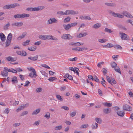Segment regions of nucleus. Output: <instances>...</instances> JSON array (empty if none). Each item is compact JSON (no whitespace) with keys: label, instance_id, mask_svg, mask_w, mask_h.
Listing matches in <instances>:
<instances>
[{"label":"nucleus","instance_id":"obj_1","mask_svg":"<svg viewBox=\"0 0 133 133\" xmlns=\"http://www.w3.org/2000/svg\"><path fill=\"white\" fill-rule=\"evenodd\" d=\"M19 6L20 5L19 4L15 3L5 5L3 7V8L5 9H9L13 8L16 6Z\"/></svg>","mask_w":133,"mask_h":133},{"label":"nucleus","instance_id":"obj_2","mask_svg":"<svg viewBox=\"0 0 133 133\" xmlns=\"http://www.w3.org/2000/svg\"><path fill=\"white\" fill-rule=\"evenodd\" d=\"M44 8V7L43 6H39L35 8H28L26 9V10L32 11H38L42 10Z\"/></svg>","mask_w":133,"mask_h":133},{"label":"nucleus","instance_id":"obj_3","mask_svg":"<svg viewBox=\"0 0 133 133\" xmlns=\"http://www.w3.org/2000/svg\"><path fill=\"white\" fill-rule=\"evenodd\" d=\"M61 38L64 39H71L73 38V37L71 36L69 34H64L61 37Z\"/></svg>","mask_w":133,"mask_h":133},{"label":"nucleus","instance_id":"obj_4","mask_svg":"<svg viewBox=\"0 0 133 133\" xmlns=\"http://www.w3.org/2000/svg\"><path fill=\"white\" fill-rule=\"evenodd\" d=\"M121 35V37L122 40H128L129 39V36L125 33L120 32L119 33Z\"/></svg>","mask_w":133,"mask_h":133},{"label":"nucleus","instance_id":"obj_5","mask_svg":"<svg viewBox=\"0 0 133 133\" xmlns=\"http://www.w3.org/2000/svg\"><path fill=\"white\" fill-rule=\"evenodd\" d=\"M58 22V21L54 18H50L49 19L47 22V24L49 25L53 23H56Z\"/></svg>","mask_w":133,"mask_h":133},{"label":"nucleus","instance_id":"obj_6","mask_svg":"<svg viewBox=\"0 0 133 133\" xmlns=\"http://www.w3.org/2000/svg\"><path fill=\"white\" fill-rule=\"evenodd\" d=\"M123 110L126 111H130L132 110V108L129 105L125 104L123 105Z\"/></svg>","mask_w":133,"mask_h":133},{"label":"nucleus","instance_id":"obj_7","mask_svg":"<svg viewBox=\"0 0 133 133\" xmlns=\"http://www.w3.org/2000/svg\"><path fill=\"white\" fill-rule=\"evenodd\" d=\"M123 14L124 16L126 17L129 18H133V17L132 16L130 13H129L128 12L125 11L123 12Z\"/></svg>","mask_w":133,"mask_h":133},{"label":"nucleus","instance_id":"obj_8","mask_svg":"<svg viewBox=\"0 0 133 133\" xmlns=\"http://www.w3.org/2000/svg\"><path fill=\"white\" fill-rule=\"evenodd\" d=\"M29 76L32 78L34 77H36L37 76L36 73L35 69H34L32 71L31 73L29 74Z\"/></svg>","mask_w":133,"mask_h":133},{"label":"nucleus","instance_id":"obj_9","mask_svg":"<svg viewBox=\"0 0 133 133\" xmlns=\"http://www.w3.org/2000/svg\"><path fill=\"white\" fill-rule=\"evenodd\" d=\"M23 25V23L22 22H16L12 24V26H16L17 27H20Z\"/></svg>","mask_w":133,"mask_h":133},{"label":"nucleus","instance_id":"obj_10","mask_svg":"<svg viewBox=\"0 0 133 133\" xmlns=\"http://www.w3.org/2000/svg\"><path fill=\"white\" fill-rule=\"evenodd\" d=\"M8 71L5 69L3 71H1V75L4 77H6L8 75Z\"/></svg>","mask_w":133,"mask_h":133},{"label":"nucleus","instance_id":"obj_11","mask_svg":"<svg viewBox=\"0 0 133 133\" xmlns=\"http://www.w3.org/2000/svg\"><path fill=\"white\" fill-rule=\"evenodd\" d=\"M26 34V32H23L21 36H19L17 38V40H19L24 38Z\"/></svg>","mask_w":133,"mask_h":133},{"label":"nucleus","instance_id":"obj_12","mask_svg":"<svg viewBox=\"0 0 133 133\" xmlns=\"http://www.w3.org/2000/svg\"><path fill=\"white\" fill-rule=\"evenodd\" d=\"M41 111V109L40 108H38L34 110L32 113V115H37Z\"/></svg>","mask_w":133,"mask_h":133},{"label":"nucleus","instance_id":"obj_13","mask_svg":"<svg viewBox=\"0 0 133 133\" xmlns=\"http://www.w3.org/2000/svg\"><path fill=\"white\" fill-rule=\"evenodd\" d=\"M38 56L36 55L34 57L30 56L28 57V59L33 61H35L37 60Z\"/></svg>","mask_w":133,"mask_h":133},{"label":"nucleus","instance_id":"obj_14","mask_svg":"<svg viewBox=\"0 0 133 133\" xmlns=\"http://www.w3.org/2000/svg\"><path fill=\"white\" fill-rule=\"evenodd\" d=\"M6 59L8 61L14 62L16 60L17 58H13L10 56H9L6 58Z\"/></svg>","mask_w":133,"mask_h":133},{"label":"nucleus","instance_id":"obj_15","mask_svg":"<svg viewBox=\"0 0 133 133\" xmlns=\"http://www.w3.org/2000/svg\"><path fill=\"white\" fill-rule=\"evenodd\" d=\"M0 37L2 41H5V37L3 33L1 32L0 33Z\"/></svg>","mask_w":133,"mask_h":133},{"label":"nucleus","instance_id":"obj_16","mask_svg":"<svg viewBox=\"0 0 133 133\" xmlns=\"http://www.w3.org/2000/svg\"><path fill=\"white\" fill-rule=\"evenodd\" d=\"M117 113L118 116L121 117H123L125 114V113L122 111H117Z\"/></svg>","mask_w":133,"mask_h":133},{"label":"nucleus","instance_id":"obj_17","mask_svg":"<svg viewBox=\"0 0 133 133\" xmlns=\"http://www.w3.org/2000/svg\"><path fill=\"white\" fill-rule=\"evenodd\" d=\"M30 16V15L28 14L23 13L22 14H20V18H23L25 17H28Z\"/></svg>","mask_w":133,"mask_h":133},{"label":"nucleus","instance_id":"obj_18","mask_svg":"<svg viewBox=\"0 0 133 133\" xmlns=\"http://www.w3.org/2000/svg\"><path fill=\"white\" fill-rule=\"evenodd\" d=\"M105 4L106 5H107L108 6H111L112 7H115L116 5V4L112 3H105Z\"/></svg>","mask_w":133,"mask_h":133},{"label":"nucleus","instance_id":"obj_19","mask_svg":"<svg viewBox=\"0 0 133 133\" xmlns=\"http://www.w3.org/2000/svg\"><path fill=\"white\" fill-rule=\"evenodd\" d=\"M103 111L104 113L107 114L110 113L111 110L110 108H105L103 109Z\"/></svg>","mask_w":133,"mask_h":133},{"label":"nucleus","instance_id":"obj_20","mask_svg":"<svg viewBox=\"0 0 133 133\" xmlns=\"http://www.w3.org/2000/svg\"><path fill=\"white\" fill-rule=\"evenodd\" d=\"M63 26L65 29L67 30H69L71 27L70 24H68L67 25H63Z\"/></svg>","mask_w":133,"mask_h":133},{"label":"nucleus","instance_id":"obj_21","mask_svg":"<svg viewBox=\"0 0 133 133\" xmlns=\"http://www.w3.org/2000/svg\"><path fill=\"white\" fill-rule=\"evenodd\" d=\"M11 81L13 84L17 83L18 82L17 78L16 76H14L12 78Z\"/></svg>","mask_w":133,"mask_h":133},{"label":"nucleus","instance_id":"obj_22","mask_svg":"<svg viewBox=\"0 0 133 133\" xmlns=\"http://www.w3.org/2000/svg\"><path fill=\"white\" fill-rule=\"evenodd\" d=\"M10 26V23L9 22H8L6 24L4 25L3 26V29L5 30H6L8 29V28Z\"/></svg>","mask_w":133,"mask_h":133},{"label":"nucleus","instance_id":"obj_23","mask_svg":"<svg viewBox=\"0 0 133 133\" xmlns=\"http://www.w3.org/2000/svg\"><path fill=\"white\" fill-rule=\"evenodd\" d=\"M36 48L37 47L36 46H33L30 47H28V50L30 51H35Z\"/></svg>","mask_w":133,"mask_h":133},{"label":"nucleus","instance_id":"obj_24","mask_svg":"<svg viewBox=\"0 0 133 133\" xmlns=\"http://www.w3.org/2000/svg\"><path fill=\"white\" fill-rule=\"evenodd\" d=\"M98 126V124L96 123L92 124L91 127L92 129H95L97 128Z\"/></svg>","mask_w":133,"mask_h":133},{"label":"nucleus","instance_id":"obj_25","mask_svg":"<svg viewBox=\"0 0 133 133\" xmlns=\"http://www.w3.org/2000/svg\"><path fill=\"white\" fill-rule=\"evenodd\" d=\"M101 26V25L100 23H96L92 27L95 29H98Z\"/></svg>","mask_w":133,"mask_h":133},{"label":"nucleus","instance_id":"obj_26","mask_svg":"<svg viewBox=\"0 0 133 133\" xmlns=\"http://www.w3.org/2000/svg\"><path fill=\"white\" fill-rule=\"evenodd\" d=\"M103 104L105 106L109 107L112 106V104L111 103L105 102L103 103Z\"/></svg>","mask_w":133,"mask_h":133},{"label":"nucleus","instance_id":"obj_27","mask_svg":"<svg viewBox=\"0 0 133 133\" xmlns=\"http://www.w3.org/2000/svg\"><path fill=\"white\" fill-rule=\"evenodd\" d=\"M109 13L110 14H111L114 17H117L118 13H116L111 10H110L109 11Z\"/></svg>","mask_w":133,"mask_h":133},{"label":"nucleus","instance_id":"obj_28","mask_svg":"<svg viewBox=\"0 0 133 133\" xmlns=\"http://www.w3.org/2000/svg\"><path fill=\"white\" fill-rule=\"evenodd\" d=\"M69 10V14L71 15H75L77 14H78V12L72 10Z\"/></svg>","mask_w":133,"mask_h":133},{"label":"nucleus","instance_id":"obj_29","mask_svg":"<svg viewBox=\"0 0 133 133\" xmlns=\"http://www.w3.org/2000/svg\"><path fill=\"white\" fill-rule=\"evenodd\" d=\"M71 19V18L69 16H68L65 18L63 21L64 23H67L70 21Z\"/></svg>","mask_w":133,"mask_h":133},{"label":"nucleus","instance_id":"obj_30","mask_svg":"<svg viewBox=\"0 0 133 133\" xmlns=\"http://www.w3.org/2000/svg\"><path fill=\"white\" fill-rule=\"evenodd\" d=\"M30 40H27L26 41L23 42L22 43V45L24 46H26L28 45L29 44V42H30Z\"/></svg>","mask_w":133,"mask_h":133},{"label":"nucleus","instance_id":"obj_31","mask_svg":"<svg viewBox=\"0 0 133 133\" xmlns=\"http://www.w3.org/2000/svg\"><path fill=\"white\" fill-rule=\"evenodd\" d=\"M12 38V34L11 33H10L8 34L7 37V39L11 41Z\"/></svg>","mask_w":133,"mask_h":133},{"label":"nucleus","instance_id":"obj_32","mask_svg":"<svg viewBox=\"0 0 133 133\" xmlns=\"http://www.w3.org/2000/svg\"><path fill=\"white\" fill-rule=\"evenodd\" d=\"M56 97L58 100L61 101H63V98L60 95H56Z\"/></svg>","mask_w":133,"mask_h":133},{"label":"nucleus","instance_id":"obj_33","mask_svg":"<svg viewBox=\"0 0 133 133\" xmlns=\"http://www.w3.org/2000/svg\"><path fill=\"white\" fill-rule=\"evenodd\" d=\"M95 120L98 123H101L102 121V120L101 118L97 117L96 118Z\"/></svg>","mask_w":133,"mask_h":133},{"label":"nucleus","instance_id":"obj_34","mask_svg":"<svg viewBox=\"0 0 133 133\" xmlns=\"http://www.w3.org/2000/svg\"><path fill=\"white\" fill-rule=\"evenodd\" d=\"M114 47L115 48L117 49H119L120 50H121L122 49V47L121 46L118 45H115L114 46Z\"/></svg>","mask_w":133,"mask_h":133},{"label":"nucleus","instance_id":"obj_35","mask_svg":"<svg viewBox=\"0 0 133 133\" xmlns=\"http://www.w3.org/2000/svg\"><path fill=\"white\" fill-rule=\"evenodd\" d=\"M86 35L87 34L85 33L82 34L81 33L79 34L78 35H77V37L81 38L86 36Z\"/></svg>","mask_w":133,"mask_h":133},{"label":"nucleus","instance_id":"obj_36","mask_svg":"<svg viewBox=\"0 0 133 133\" xmlns=\"http://www.w3.org/2000/svg\"><path fill=\"white\" fill-rule=\"evenodd\" d=\"M11 41L8 40L6 39V40L5 42L6 43V46H5V47H6L8 46H9L11 43Z\"/></svg>","mask_w":133,"mask_h":133},{"label":"nucleus","instance_id":"obj_37","mask_svg":"<svg viewBox=\"0 0 133 133\" xmlns=\"http://www.w3.org/2000/svg\"><path fill=\"white\" fill-rule=\"evenodd\" d=\"M116 68H116L114 69L115 71L116 72L119 73L120 74H121V73L119 67L117 66Z\"/></svg>","mask_w":133,"mask_h":133},{"label":"nucleus","instance_id":"obj_38","mask_svg":"<svg viewBox=\"0 0 133 133\" xmlns=\"http://www.w3.org/2000/svg\"><path fill=\"white\" fill-rule=\"evenodd\" d=\"M76 111H74L70 113V115L72 117H74L76 115Z\"/></svg>","mask_w":133,"mask_h":133},{"label":"nucleus","instance_id":"obj_39","mask_svg":"<svg viewBox=\"0 0 133 133\" xmlns=\"http://www.w3.org/2000/svg\"><path fill=\"white\" fill-rule=\"evenodd\" d=\"M50 114L49 112H47L46 114L44 116V117H46L47 119H49L50 117Z\"/></svg>","mask_w":133,"mask_h":133},{"label":"nucleus","instance_id":"obj_40","mask_svg":"<svg viewBox=\"0 0 133 133\" xmlns=\"http://www.w3.org/2000/svg\"><path fill=\"white\" fill-rule=\"evenodd\" d=\"M46 35H41L39 36V38L45 40L46 39Z\"/></svg>","mask_w":133,"mask_h":133},{"label":"nucleus","instance_id":"obj_41","mask_svg":"<svg viewBox=\"0 0 133 133\" xmlns=\"http://www.w3.org/2000/svg\"><path fill=\"white\" fill-rule=\"evenodd\" d=\"M111 67L113 68H115L116 67L117 65V64L115 62H113L111 63Z\"/></svg>","mask_w":133,"mask_h":133},{"label":"nucleus","instance_id":"obj_42","mask_svg":"<svg viewBox=\"0 0 133 133\" xmlns=\"http://www.w3.org/2000/svg\"><path fill=\"white\" fill-rule=\"evenodd\" d=\"M106 78H107V81H108V82L110 84H111L112 85V82L111 81V79L110 78V77L108 76H106Z\"/></svg>","mask_w":133,"mask_h":133},{"label":"nucleus","instance_id":"obj_43","mask_svg":"<svg viewBox=\"0 0 133 133\" xmlns=\"http://www.w3.org/2000/svg\"><path fill=\"white\" fill-rule=\"evenodd\" d=\"M57 79V78L56 77H50L48 79V80L50 82H53L54 80H55Z\"/></svg>","mask_w":133,"mask_h":133},{"label":"nucleus","instance_id":"obj_44","mask_svg":"<svg viewBox=\"0 0 133 133\" xmlns=\"http://www.w3.org/2000/svg\"><path fill=\"white\" fill-rule=\"evenodd\" d=\"M40 72L42 75L44 76H47L48 74L46 73L44 71L42 70Z\"/></svg>","mask_w":133,"mask_h":133},{"label":"nucleus","instance_id":"obj_45","mask_svg":"<svg viewBox=\"0 0 133 133\" xmlns=\"http://www.w3.org/2000/svg\"><path fill=\"white\" fill-rule=\"evenodd\" d=\"M107 41V40L105 39H99L98 41L101 43H104Z\"/></svg>","mask_w":133,"mask_h":133},{"label":"nucleus","instance_id":"obj_46","mask_svg":"<svg viewBox=\"0 0 133 133\" xmlns=\"http://www.w3.org/2000/svg\"><path fill=\"white\" fill-rule=\"evenodd\" d=\"M24 108V107H23L22 105H21L20 107H19L16 110V111L18 112L19 111L23 109Z\"/></svg>","mask_w":133,"mask_h":133},{"label":"nucleus","instance_id":"obj_47","mask_svg":"<svg viewBox=\"0 0 133 133\" xmlns=\"http://www.w3.org/2000/svg\"><path fill=\"white\" fill-rule=\"evenodd\" d=\"M74 69L75 72H76L77 74L78 75V76H79V73L78 72V71H79V69L76 67H75L74 68Z\"/></svg>","mask_w":133,"mask_h":133},{"label":"nucleus","instance_id":"obj_48","mask_svg":"<svg viewBox=\"0 0 133 133\" xmlns=\"http://www.w3.org/2000/svg\"><path fill=\"white\" fill-rule=\"evenodd\" d=\"M78 58L77 57H75L73 58H69L68 60L70 61H76L77 59Z\"/></svg>","mask_w":133,"mask_h":133},{"label":"nucleus","instance_id":"obj_49","mask_svg":"<svg viewBox=\"0 0 133 133\" xmlns=\"http://www.w3.org/2000/svg\"><path fill=\"white\" fill-rule=\"evenodd\" d=\"M88 126L87 124H85L81 125V128H86Z\"/></svg>","mask_w":133,"mask_h":133},{"label":"nucleus","instance_id":"obj_50","mask_svg":"<svg viewBox=\"0 0 133 133\" xmlns=\"http://www.w3.org/2000/svg\"><path fill=\"white\" fill-rule=\"evenodd\" d=\"M72 50L76 51L77 50L78 51H81V48L79 47L72 48Z\"/></svg>","mask_w":133,"mask_h":133},{"label":"nucleus","instance_id":"obj_51","mask_svg":"<svg viewBox=\"0 0 133 133\" xmlns=\"http://www.w3.org/2000/svg\"><path fill=\"white\" fill-rule=\"evenodd\" d=\"M4 69L7 70L9 72H13V70H14V69L12 68H11L10 69H9L7 68V67H4Z\"/></svg>","mask_w":133,"mask_h":133},{"label":"nucleus","instance_id":"obj_52","mask_svg":"<svg viewBox=\"0 0 133 133\" xmlns=\"http://www.w3.org/2000/svg\"><path fill=\"white\" fill-rule=\"evenodd\" d=\"M62 128V125H59L58 126H56L55 128V129L56 130H60Z\"/></svg>","mask_w":133,"mask_h":133},{"label":"nucleus","instance_id":"obj_53","mask_svg":"<svg viewBox=\"0 0 133 133\" xmlns=\"http://www.w3.org/2000/svg\"><path fill=\"white\" fill-rule=\"evenodd\" d=\"M104 31L105 32L109 33H111L112 32L111 29H109L107 28H105V29Z\"/></svg>","mask_w":133,"mask_h":133},{"label":"nucleus","instance_id":"obj_54","mask_svg":"<svg viewBox=\"0 0 133 133\" xmlns=\"http://www.w3.org/2000/svg\"><path fill=\"white\" fill-rule=\"evenodd\" d=\"M42 89L41 88H38L36 89V91L37 92H39L42 91Z\"/></svg>","mask_w":133,"mask_h":133},{"label":"nucleus","instance_id":"obj_55","mask_svg":"<svg viewBox=\"0 0 133 133\" xmlns=\"http://www.w3.org/2000/svg\"><path fill=\"white\" fill-rule=\"evenodd\" d=\"M46 39H51L52 36L51 35H46Z\"/></svg>","mask_w":133,"mask_h":133},{"label":"nucleus","instance_id":"obj_56","mask_svg":"<svg viewBox=\"0 0 133 133\" xmlns=\"http://www.w3.org/2000/svg\"><path fill=\"white\" fill-rule=\"evenodd\" d=\"M107 46L108 48H111L112 47L114 46V45L111 43H108L107 44Z\"/></svg>","mask_w":133,"mask_h":133},{"label":"nucleus","instance_id":"obj_57","mask_svg":"<svg viewBox=\"0 0 133 133\" xmlns=\"http://www.w3.org/2000/svg\"><path fill=\"white\" fill-rule=\"evenodd\" d=\"M27 54L25 51H22L21 55L25 56Z\"/></svg>","mask_w":133,"mask_h":133},{"label":"nucleus","instance_id":"obj_58","mask_svg":"<svg viewBox=\"0 0 133 133\" xmlns=\"http://www.w3.org/2000/svg\"><path fill=\"white\" fill-rule=\"evenodd\" d=\"M103 74L104 75H105V74H106L107 72V71L105 68H103Z\"/></svg>","mask_w":133,"mask_h":133},{"label":"nucleus","instance_id":"obj_59","mask_svg":"<svg viewBox=\"0 0 133 133\" xmlns=\"http://www.w3.org/2000/svg\"><path fill=\"white\" fill-rule=\"evenodd\" d=\"M28 112L27 111H23L21 114V116H23L27 114H28Z\"/></svg>","mask_w":133,"mask_h":133},{"label":"nucleus","instance_id":"obj_60","mask_svg":"<svg viewBox=\"0 0 133 133\" xmlns=\"http://www.w3.org/2000/svg\"><path fill=\"white\" fill-rule=\"evenodd\" d=\"M14 17L15 18H20V14H17L14 15Z\"/></svg>","mask_w":133,"mask_h":133},{"label":"nucleus","instance_id":"obj_61","mask_svg":"<svg viewBox=\"0 0 133 133\" xmlns=\"http://www.w3.org/2000/svg\"><path fill=\"white\" fill-rule=\"evenodd\" d=\"M70 24L71 27L75 26H76L77 24V23L76 22H75L72 23H71Z\"/></svg>","mask_w":133,"mask_h":133},{"label":"nucleus","instance_id":"obj_62","mask_svg":"<svg viewBox=\"0 0 133 133\" xmlns=\"http://www.w3.org/2000/svg\"><path fill=\"white\" fill-rule=\"evenodd\" d=\"M9 112V110L8 108H6L4 111V113L8 114Z\"/></svg>","mask_w":133,"mask_h":133},{"label":"nucleus","instance_id":"obj_63","mask_svg":"<svg viewBox=\"0 0 133 133\" xmlns=\"http://www.w3.org/2000/svg\"><path fill=\"white\" fill-rule=\"evenodd\" d=\"M104 64V62H101L98 63V64L97 65V66L98 67L101 68V64Z\"/></svg>","mask_w":133,"mask_h":133},{"label":"nucleus","instance_id":"obj_64","mask_svg":"<svg viewBox=\"0 0 133 133\" xmlns=\"http://www.w3.org/2000/svg\"><path fill=\"white\" fill-rule=\"evenodd\" d=\"M119 26L120 28L124 30H127V29L124 26L121 25H120Z\"/></svg>","mask_w":133,"mask_h":133}]
</instances>
